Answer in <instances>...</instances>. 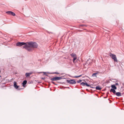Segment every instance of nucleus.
<instances>
[{
	"instance_id": "obj_1",
	"label": "nucleus",
	"mask_w": 124,
	"mask_h": 124,
	"mask_svg": "<svg viewBox=\"0 0 124 124\" xmlns=\"http://www.w3.org/2000/svg\"><path fill=\"white\" fill-rule=\"evenodd\" d=\"M17 46H21L23 45L22 47L23 48H24L29 51H30L31 50V42H17L16 43Z\"/></svg>"
},
{
	"instance_id": "obj_2",
	"label": "nucleus",
	"mask_w": 124,
	"mask_h": 124,
	"mask_svg": "<svg viewBox=\"0 0 124 124\" xmlns=\"http://www.w3.org/2000/svg\"><path fill=\"white\" fill-rule=\"evenodd\" d=\"M110 56L114 60V61L115 62H117V60L116 55L111 53L110 55Z\"/></svg>"
},
{
	"instance_id": "obj_3",
	"label": "nucleus",
	"mask_w": 124,
	"mask_h": 124,
	"mask_svg": "<svg viewBox=\"0 0 124 124\" xmlns=\"http://www.w3.org/2000/svg\"><path fill=\"white\" fill-rule=\"evenodd\" d=\"M66 81L68 83H70V84L73 85L76 83V82L75 79H70V80H67Z\"/></svg>"
},
{
	"instance_id": "obj_4",
	"label": "nucleus",
	"mask_w": 124,
	"mask_h": 124,
	"mask_svg": "<svg viewBox=\"0 0 124 124\" xmlns=\"http://www.w3.org/2000/svg\"><path fill=\"white\" fill-rule=\"evenodd\" d=\"M62 78L61 77H53V78H51L50 79V80H52L53 81H56V80H60L62 79Z\"/></svg>"
},
{
	"instance_id": "obj_5",
	"label": "nucleus",
	"mask_w": 124,
	"mask_h": 124,
	"mask_svg": "<svg viewBox=\"0 0 124 124\" xmlns=\"http://www.w3.org/2000/svg\"><path fill=\"white\" fill-rule=\"evenodd\" d=\"M70 55L73 58V62H74L75 60L77 59V55L75 53H73L71 54Z\"/></svg>"
},
{
	"instance_id": "obj_6",
	"label": "nucleus",
	"mask_w": 124,
	"mask_h": 124,
	"mask_svg": "<svg viewBox=\"0 0 124 124\" xmlns=\"http://www.w3.org/2000/svg\"><path fill=\"white\" fill-rule=\"evenodd\" d=\"M38 46V45L36 42H31V47L37 48Z\"/></svg>"
},
{
	"instance_id": "obj_7",
	"label": "nucleus",
	"mask_w": 124,
	"mask_h": 124,
	"mask_svg": "<svg viewBox=\"0 0 124 124\" xmlns=\"http://www.w3.org/2000/svg\"><path fill=\"white\" fill-rule=\"evenodd\" d=\"M14 86L16 89H17L19 87V86L17 85L16 83L15 82H14Z\"/></svg>"
},
{
	"instance_id": "obj_8",
	"label": "nucleus",
	"mask_w": 124,
	"mask_h": 124,
	"mask_svg": "<svg viewBox=\"0 0 124 124\" xmlns=\"http://www.w3.org/2000/svg\"><path fill=\"white\" fill-rule=\"evenodd\" d=\"M115 94L118 96H122L121 93L120 92H117L115 93Z\"/></svg>"
},
{
	"instance_id": "obj_9",
	"label": "nucleus",
	"mask_w": 124,
	"mask_h": 124,
	"mask_svg": "<svg viewBox=\"0 0 124 124\" xmlns=\"http://www.w3.org/2000/svg\"><path fill=\"white\" fill-rule=\"evenodd\" d=\"M110 92H112L114 94H115L116 93V91L115 89L111 88L110 91Z\"/></svg>"
},
{
	"instance_id": "obj_10",
	"label": "nucleus",
	"mask_w": 124,
	"mask_h": 124,
	"mask_svg": "<svg viewBox=\"0 0 124 124\" xmlns=\"http://www.w3.org/2000/svg\"><path fill=\"white\" fill-rule=\"evenodd\" d=\"M95 88L96 90H101V88L99 86H96Z\"/></svg>"
},
{
	"instance_id": "obj_11",
	"label": "nucleus",
	"mask_w": 124,
	"mask_h": 124,
	"mask_svg": "<svg viewBox=\"0 0 124 124\" xmlns=\"http://www.w3.org/2000/svg\"><path fill=\"white\" fill-rule=\"evenodd\" d=\"M27 83V81L26 80L24 81L22 83L23 86V87H24L25 85H26Z\"/></svg>"
},
{
	"instance_id": "obj_12",
	"label": "nucleus",
	"mask_w": 124,
	"mask_h": 124,
	"mask_svg": "<svg viewBox=\"0 0 124 124\" xmlns=\"http://www.w3.org/2000/svg\"><path fill=\"white\" fill-rule=\"evenodd\" d=\"M31 74V73H25V76L26 77H27L30 76Z\"/></svg>"
},
{
	"instance_id": "obj_13",
	"label": "nucleus",
	"mask_w": 124,
	"mask_h": 124,
	"mask_svg": "<svg viewBox=\"0 0 124 124\" xmlns=\"http://www.w3.org/2000/svg\"><path fill=\"white\" fill-rule=\"evenodd\" d=\"M111 87L114 89H116V86L115 85H112L111 86Z\"/></svg>"
},
{
	"instance_id": "obj_14",
	"label": "nucleus",
	"mask_w": 124,
	"mask_h": 124,
	"mask_svg": "<svg viewBox=\"0 0 124 124\" xmlns=\"http://www.w3.org/2000/svg\"><path fill=\"white\" fill-rule=\"evenodd\" d=\"M12 11H8L6 12V13L10 15H11Z\"/></svg>"
},
{
	"instance_id": "obj_15",
	"label": "nucleus",
	"mask_w": 124,
	"mask_h": 124,
	"mask_svg": "<svg viewBox=\"0 0 124 124\" xmlns=\"http://www.w3.org/2000/svg\"><path fill=\"white\" fill-rule=\"evenodd\" d=\"M97 74V73H94L93 74L92 76L93 77H96V74Z\"/></svg>"
},
{
	"instance_id": "obj_16",
	"label": "nucleus",
	"mask_w": 124,
	"mask_h": 124,
	"mask_svg": "<svg viewBox=\"0 0 124 124\" xmlns=\"http://www.w3.org/2000/svg\"><path fill=\"white\" fill-rule=\"evenodd\" d=\"M85 83L84 82H82L80 83V85H82L83 86H84L85 85Z\"/></svg>"
},
{
	"instance_id": "obj_17",
	"label": "nucleus",
	"mask_w": 124,
	"mask_h": 124,
	"mask_svg": "<svg viewBox=\"0 0 124 124\" xmlns=\"http://www.w3.org/2000/svg\"><path fill=\"white\" fill-rule=\"evenodd\" d=\"M11 13V15L13 16H14L15 15V14L14 13L12 12Z\"/></svg>"
},
{
	"instance_id": "obj_18",
	"label": "nucleus",
	"mask_w": 124,
	"mask_h": 124,
	"mask_svg": "<svg viewBox=\"0 0 124 124\" xmlns=\"http://www.w3.org/2000/svg\"><path fill=\"white\" fill-rule=\"evenodd\" d=\"M82 81V80H79L78 81H77V82L78 83H80V82H81Z\"/></svg>"
},
{
	"instance_id": "obj_19",
	"label": "nucleus",
	"mask_w": 124,
	"mask_h": 124,
	"mask_svg": "<svg viewBox=\"0 0 124 124\" xmlns=\"http://www.w3.org/2000/svg\"><path fill=\"white\" fill-rule=\"evenodd\" d=\"M52 74H59V73H58V72H54V73H52Z\"/></svg>"
},
{
	"instance_id": "obj_20",
	"label": "nucleus",
	"mask_w": 124,
	"mask_h": 124,
	"mask_svg": "<svg viewBox=\"0 0 124 124\" xmlns=\"http://www.w3.org/2000/svg\"><path fill=\"white\" fill-rule=\"evenodd\" d=\"M51 82L55 85H57L56 84H55L54 82L53 81H52Z\"/></svg>"
},
{
	"instance_id": "obj_21",
	"label": "nucleus",
	"mask_w": 124,
	"mask_h": 124,
	"mask_svg": "<svg viewBox=\"0 0 124 124\" xmlns=\"http://www.w3.org/2000/svg\"><path fill=\"white\" fill-rule=\"evenodd\" d=\"M73 77L74 78H78L79 77H78V76H75L74 77Z\"/></svg>"
},
{
	"instance_id": "obj_22",
	"label": "nucleus",
	"mask_w": 124,
	"mask_h": 124,
	"mask_svg": "<svg viewBox=\"0 0 124 124\" xmlns=\"http://www.w3.org/2000/svg\"><path fill=\"white\" fill-rule=\"evenodd\" d=\"M85 85H86V86H87V85L88 84H87V83L86 82V81H85Z\"/></svg>"
},
{
	"instance_id": "obj_23",
	"label": "nucleus",
	"mask_w": 124,
	"mask_h": 124,
	"mask_svg": "<svg viewBox=\"0 0 124 124\" xmlns=\"http://www.w3.org/2000/svg\"><path fill=\"white\" fill-rule=\"evenodd\" d=\"M45 78H41V79H45Z\"/></svg>"
},
{
	"instance_id": "obj_24",
	"label": "nucleus",
	"mask_w": 124,
	"mask_h": 124,
	"mask_svg": "<svg viewBox=\"0 0 124 124\" xmlns=\"http://www.w3.org/2000/svg\"><path fill=\"white\" fill-rule=\"evenodd\" d=\"M90 86V85H88V84H87V85L86 86Z\"/></svg>"
},
{
	"instance_id": "obj_25",
	"label": "nucleus",
	"mask_w": 124,
	"mask_h": 124,
	"mask_svg": "<svg viewBox=\"0 0 124 124\" xmlns=\"http://www.w3.org/2000/svg\"><path fill=\"white\" fill-rule=\"evenodd\" d=\"M82 76V75H79V76H78V77H80L81 76Z\"/></svg>"
},
{
	"instance_id": "obj_26",
	"label": "nucleus",
	"mask_w": 124,
	"mask_h": 124,
	"mask_svg": "<svg viewBox=\"0 0 124 124\" xmlns=\"http://www.w3.org/2000/svg\"><path fill=\"white\" fill-rule=\"evenodd\" d=\"M118 83H116V85H118Z\"/></svg>"
},
{
	"instance_id": "obj_27",
	"label": "nucleus",
	"mask_w": 124,
	"mask_h": 124,
	"mask_svg": "<svg viewBox=\"0 0 124 124\" xmlns=\"http://www.w3.org/2000/svg\"><path fill=\"white\" fill-rule=\"evenodd\" d=\"M43 73H44V74H46V72H43Z\"/></svg>"
},
{
	"instance_id": "obj_28",
	"label": "nucleus",
	"mask_w": 124,
	"mask_h": 124,
	"mask_svg": "<svg viewBox=\"0 0 124 124\" xmlns=\"http://www.w3.org/2000/svg\"><path fill=\"white\" fill-rule=\"evenodd\" d=\"M107 98V97H104V98Z\"/></svg>"
},
{
	"instance_id": "obj_29",
	"label": "nucleus",
	"mask_w": 124,
	"mask_h": 124,
	"mask_svg": "<svg viewBox=\"0 0 124 124\" xmlns=\"http://www.w3.org/2000/svg\"><path fill=\"white\" fill-rule=\"evenodd\" d=\"M67 88H69V87H67Z\"/></svg>"
}]
</instances>
